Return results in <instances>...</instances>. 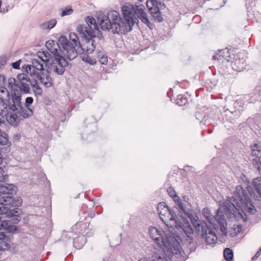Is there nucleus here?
Returning <instances> with one entry per match:
<instances>
[{
  "label": "nucleus",
  "mask_w": 261,
  "mask_h": 261,
  "mask_svg": "<svg viewBox=\"0 0 261 261\" xmlns=\"http://www.w3.org/2000/svg\"><path fill=\"white\" fill-rule=\"evenodd\" d=\"M251 186H247L244 189L241 186H238L233 192V196L229 197L224 203V213L229 218H234L238 214L244 222L248 218L246 213L253 215L256 210L253 205L251 198L255 199L257 196L253 191L254 189L261 197V177L253 179Z\"/></svg>",
  "instance_id": "nucleus-1"
},
{
  "label": "nucleus",
  "mask_w": 261,
  "mask_h": 261,
  "mask_svg": "<svg viewBox=\"0 0 261 261\" xmlns=\"http://www.w3.org/2000/svg\"><path fill=\"white\" fill-rule=\"evenodd\" d=\"M45 46L54 56V58H50L45 60V66L47 67V73L54 72L58 75H63L65 68L69 65L65 57L70 61L74 59L77 57L75 49L64 35H61L58 41L53 40L47 41Z\"/></svg>",
  "instance_id": "nucleus-2"
},
{
  "label": "nucleus",
  "mask_w": 261,
  "mask_h": 261,
  "mask_svg": "<svg viewBox=\"0 0 261 261\" xmlns=\"http://www.w3.org/2000/svg\"><path fill=\"white\" fill-rule=\"evenodd\" d=\"M120 17L116 11H111L107 15L103 14L98 16L97 21L101 29L103 31L111 30L113 34L124 35L123 29L119 23Z\"/></svg>",
  "instance_id": "nucleus-3"
},
{
  "label": "nucleus",
  "mask_w": 261,
  "mask_h": 261,
  "mask_svg": "<svg viewBox=\"0 0 261 261\" xmlns=\"http://www.w3.org/2000/svg\"><path fill=\"white\" fill-rule=\"evenodd\" d=\"M0 173V204H10L13 206L19 205L22 203V199L20 197L15 198L12 195L14 192V186L12 184H5L4 185L2 182L7 180L8 175Z\"/></svg>",
  "instance_id": "nucleus-4"
},
{
  "label": "nucleus",
  "mask_w": 261,
  "mask_h": 261,
  "mask_svg": "<svg viewBox=\"0 0 261 261\" xmlns=\"http://www.w3.org/2000/svg\"><path fill=\"white\" fill-rule=\"evenodd\" d=\"M76 31L79 33L82 42L80 46L75 49L77 53L84 52L90 54L92 53L96 48V40L94 39V34L90 31V28L88 27L87 30L85 28L82 27H76Z\"/></svg>",
  "instance_id": "nucleus-5"
},
{
  "label": "nucleus",
  "mask_w": 261,
  "mask_h": 261,
  "mask_svg": "<svg viewBox=\"0 0 261 261\" xmlns=\"http://www.w3.org/2000/svg\"><path fill=\"white\" fill-rule=\"evenodd\" d=\"M134 6L132 4H126L121 7L123 18L120 17L119 21L121 29H123L125 34L133 30V27L135 23H138L139 20L134 14Z\"/></svg>",
  "instance_id": "nucleus-6"
},
{
  "label": "nucleus",
  "mask_w": 261,
  "mask_h": 261,
  "mask_svg": "<svg viewBox=\"0 0 261 261\" xmlns=\"http://www.w3.org/2000/svg\"><path fill=\"white\" fill-rule=\"evenodd\" d=\"M203 213L209 223L212 224L214 229L218 230L219 227L223 235L225 237L227 235V223L223 213L220 209L216 212V215L213 218L210 216V210L207 208L203 210Z\"/></svg>",
  "instance_id": "nucleus-7"
},
{
  "label": "nucleus",
  "mask_w": 261,
  "mask_h": 261,
  "mask_svg": "<svg viewBox=\"0 0 261 261\" xmlns=\"http://www.w3.org/2000/svg\"><path fill=\"white\" fill-rule=\"evenodd\" d=\"M11 102H9L7 110V115L9 113L16 112L22 116L23 119L28 118L33 114V109L32 108H26L22 106L21 102V94L14 97L11 99Z\"/></svg>",
  "instance_id": "nucleus-8"
},
{
  "label": "nucleus",
  "mask_w": 261,
  "mask_h": 261,
  "mask_svg": "<svg viewBox=\"0 0 261 261\" xmlns=\"http://www.w3.org/2000/svg\"><path fill=\"white\" fill-rule=\"evenodd\" d=\"M177 238H179L177 233L167 231L165 232L163 239L157 240L161 242L160 246L164 247L168 252L173 254L174 251H178L180 247Z\"/></svg>",
  "instance_id": "nucleus-9"
},
{
  "label": "nucleus",
  "mask_w": 261,
  "mask_h": 261,
  "mask_svg": "<svg viewBox=\"0 0 261 261\" xmlns=\"http://www.w3.org/2000/svg\"><path fill=\"white\" fill-rule=\"evenodd\" d=\"M46 59H43L40 55L38 56L37 59H32L31 60V65H25L22 67V70L29 74L31 77L35 76L37 74L40 73V71L44 70V64L45 65ZM47 71V67H46Z\"/></svg>",
  "instance_id": "nucleus-10"
},
{
  "label": "nucleus",
  "mask_w": 261,
  "mask_h": 261,
  "mask_svg": "<svg viewBox=\"0 0 261 261\" xmlns=\"http://www.w3.org/2000/svg\"><path fill=\"white\" fill-rule=\"evenodd\" d=\"M21 93L18 90V89H12L11 91V95L8 89L5 87H0V111L4 114V109H8L9 102H11V99L15 95L17 96ZM12 103V102H11Z\"/></svg>",
  "instance_id": "nucleus-11"
},
{
  "label": "nucleus",
  "mask_w": 261,
  "mask_h": 261,
  "mask_svg": "<svg viewBox=\"0 0 261 261\" xmlns=\"http://www.w3.org/2000/svg\"><path fill=\"white\" fill-rule=\"evenodd\" d=\"M196 229L198 233H201L202 238H204L207 244H215L217 240V236L213 230L204 221L200 225H198Z\"/></svg>",
  "instance_id": "nucleus-12"
},
{
  "label": "nucleus",
  "mask_w": 261,
  "mask_h": 261,
  "mask_svg": "<svg viewBox=\"0 0 261 261\" xmlns=\"http://www.w3.org/2000/svg\"><path fill=\"white\" fill-rule=\"evenodd\" d=\"M17 79L18 80L17 89L18 91L24 94H30V88L29 86L30 81V77L29 75V74L24 72L22 73L18 74L17 75Z\"/></svg>",
  "instance_id": "nucleus-13"
},
{
  "label": "nucleus",
  "mask_w": 261,
  "mask_h": 261,
  "mask_svg": "<svg viewBox=\"0 0 261 261\" xmlns=\"http://www.w3.org/2000/svg\"><path fill=\"white\" fill-rule=\"evenodd\" d=\"M181 223L177 224L175 226H179L182 229L186 235L187 238L186 239V241L189 245H191L193 243L194 241L193 237V229L188 220L185 217L181 216Z\"/></svg>",
  "instance_id": "nucleus-14"
},
{
  "label": "nucleus",
  "mask_w": 261,
  "mask_h": 261,
  "mask_svg": "<svg viewBox=\"0 0 261 261\" xmlns=\"http://www.w3.org/2000/svg\"><path fill=\"white\" fill-rule=\"evenodd\" d=\"M144 6L143 5L134 6V14L141 19V21L146 24L147 26L151 30L153 28V24L147 18V14L144 10Z\"/></svg>",
  "instance_id": "nucleus-15"
},
{
  "label": "nucleus",
  "mask_w": 261,
  "mask_h": 261,
  "mask_svg": "<svg viewBox=\"0 0 261 261\" xmlns=\"http://www.w3.org/2000/svg\"><path fill=\"white\" fill-rule=\"evenodd\" d=\"M180 212L177 206H173L172 207H169L168 214L167 218L171 221H174L175 225L177 224L181 223V216H183L182 215H180Z\"/></svg>",
  "instance_id": "nucleus-16"
},
{
  "label": "nucleus",
  "mask_w": 261,
  "mask_h": 261,
  "mask_svg": "<svg viewBox=\"0 0 261 261\" xmlns=\"http://www.w3.org/2000/svg\"><path fill=\"white\" fill-rule=\"evenodd\" d=\"M149 233L151 238L158 245H160L161 242L157 240V239H163L165 232L161 229H158L156 227H152L149 229Z\"/></svg>",
  "instance_id": "nucleus-17"
},
{
  "label": "nucleus",
  "mask_w": 261,
  "mask_h": 261,
  "mask_svg": "<svg viewBox=\"0 0 261 261\" xmlns=\"http://www.w3.org/2000/svg\"><path fill=\"white\" fill-rule=\"evenodd\" d=\"M35 76L46 88L50 87L53 85L52 79L46 73L43 72L40 73Z\"/></svg>",
  "instance_id": "nucleus-18"
},
{
  "label": "nucleus",
  "mask_w": 261,
  "mask_h": 261,
  "mask_svg": "<svg viewBox=\"0 0 261 261\" xmlns=\"http://www.w3.org/2000/svg\"><path fill=\"white\" fill-rule=\"evenodd\" d=\"M30 85L34 89L33 92L36 96L42 95L43 90L39 85L38 79L36 77V76L30 77Z\"/></svg>",
  "instance_id": "nucleus-19"
},
{
  "label": "nucleus",
  "mask_w": 261,
  "mask_h": 261,
  "mask_svg": "<svg viewBox=\"0 0 261 261\" xmlns=\"http://www.w3.org/2000/svg\"><path fill=\"white\" fill-rule=\"evenodd\" d=\"M182 213L185 215V216L190 219V221L195 229L198 228V225H200L202 222H204V221L197 220L195 218V216L192 214V212L188 211L186 209L185 211L182 212Z\"/></svg>",
  "instance_id": "nucleus-20"
},
{
  "label": "nucleus",
  "mask_w": 261,
  "mask_h": 261,
  "mask_svg": "<svg viewBox=\"0 0 261 261\" xmlns=\"http://www.w3.org/2000/svg\"><path fill=\"white\" fill-rule=\"evenodd\" d=\"M86 24H79L77 27H80V26L83 28H85L87 30L88 29V27L92 28V26L93 25V29H98V24L96 22L95 19L90 16H87L86 17Z\"/></svg>",
  "instance_id": "nucleus-21"
},
{
  "label": "nucleus",
  "mask_w": 261,
  "mask_h": 261,
  "mask_svg": "<svg viewBox=\"0 0 261 261\" xmlns=\"http://www.w3.org/2000/svg\"><path fill=\"white\" fill-rule=\"evenodd\" d=\"M5 116L6 117L8 122L12 125L17 126L19 122L18 113L16 112V113H9L7 115Z\"/></svg>",
  "instance_id": "nucleus-22"
},
{
  "label": "nucleus",
  "mask_w": 261,
  "mask_h": 261,
  "mask_svg": "<svg viewBox=\"0 0 261 261\" xmlns=\"http://www.w3.org/2000/svg\"><path fill=\"white\" fill-rule=\"evenodd\" d=\"M230 57L229 55V52L228 49L226 48L225 49L220 50L219 51V54H216V55H214L213 57V59L214 60H221L222 59L221 57L224 58V59L228 60L227 59Z\"/></svg>",
  "instance_id": "nucleus-23"
},
{
  "label": "nucleus",
  "mask_w": 261,
  "mask_h": 261,
  "mask_svg": "<svg viewBox=\"0 0 261 261\" xmlns=\"http://www.w3.org/2000/svg\"><path fill=\"white\" fill-rule=\"evenodd\" d=\"M69 38L71 41H70V43L75 49H76L75 47L78 48V46H80L81 43L79 40V37L75 33H70L69 35Z\"/></svg>",
  "instance_id": "nucleus-24"
},
{
  "label": "nucleus",
  "mask_w": 261,
  "mask_h": 261,
  "mask_svg": "<svg viewBox=\"0 0 261 261\" xmlns=\"http://www.w3.org/2000/svg\"><path fill=\"white\" fill-rule=\"evenodd\" d=\"M82 60L86 63H89L90 65H94L96 63V60L95 59H91L87 54H85L84 52H80L78 53Z\"/></svg>",
  "instance_id": "nucleus-25"
},
{
  "label": "nucleus",
  "mask_w": 261,
  "mask_h": 261,
  "mask_svg": "<svg viewBox=\"0 0 261 261\" xmlns=\"http://www.w3.org/2000/svg\"><path fill=\"white\" fill-rule=\"evenodd\" d=\"M57 24V20L56 19H52L49 21L45 22L40 24V28L42 29H48L50 30L54 27Z\"/></svg>",
  "instance_id": "nucleus-26"
},
{
  "label": "nucleus",
  "mask_w": 261,
  "mask_h": 261,
  "mask_svg": "<svg viewBox=\"0 0 261 261\" xmlns=\"http://www.w3.org/2000/svg\"><path fill=\"white\" fill-rule=\"evenodd\" d=\"M223 255L226 260L231 261L233 259V253L231 249L228 248H226L224 250Z\"/></svg>",
  "instance_id": "nucleus-27"
},
{
  "label": "nucleus",
  "mask_w": 261,
  "mask_h": 261,
  "mask_svg": "<svg viewBox=\"0 0 261 261\" xmlns=\"http://www.w3.org/2000/svg\"><path fill=\"white\" fill-rule=\"evenodd\" d=\"M169 207V206H168L158 212L161 220L165 223H166V221L167 220V218L168 214Z\"/></svg>",
  "instance_id": "nucleus-28"
},
{
  "label": "nucleus",
  "mask_w": 261,
  "mask_h": 261,
  "mask_svg": "<svg viewBox=\"0 0 261 261\" xmlns=\"http://www.w3.org/2000/svg\"><path fill=\"white\" fill-rule=\"evenodd\" d=\"M10 144L7 138V134L4 132H3V134L2 133L0 135V144L2 145H8L7 147L10 148L9 146Z\"/></svg>",
  "instance_id": "nucleus-29"
},
{
  "label": "nucleus",
  "mask_w": 261,
  "mask_h": 261,
  "mask_svg": "<svg viewBox=\"0 0 261 261\" xmlns=\"http://www.w3.org/2000/svg\"><path fill=\"white\" fill-rule=\"evenodd\" d=\"M90 31L92 32L95 35L94 39L96 40V38H97L99 41H104L105 38L101 32L99 30L98 27V29H94L95 31H94L92 28H90Z\"/></svg>",
  "instance_id": "nucleus-30"
},
{
  "label": "nucleus",
  "mask_w": 261,
  "mask_h": 261,
  "mask_svg": "<svg viewBox=\"0 0 261 261\" xmlns=\"http://www.w3.org/2000/svg\"><path fill=\"white\" fill-rule=\"evenodd\" d=\"M61 12L60 14L62 17L71 14L73 12V9L71 7H66L59 10Z\"/></svg>",
  "instance_id": "nucleus-31"
},
{
  "label": "nucleus",
  "mask_w": 261,
  "mask_h": 261,
  "mask_svg": "<svg viewBox=\"0 0 261 261\" xmlns=\"http://www.w3.org/2000/svg\"><path fill=\"white\" fill-rule=\"evenodd\" d=\"M187 99L186 97H185L184 95L182 94H179L177 96L176 99V103L178 105L180 106L185 105L187 103Z\"/></svg>",
  "instance_id": "nucleus-32"
},
{
  "label": "nucleus",
  "mask_w": 261,
  "mask_h": 261,
  "mask_svg": "<svg viewBox=\"0 0 261 261\" xmlns=\"http://www.w3.org/2000/svg\"><path fill=\"white\" fill-rule=\"evenodd\" d=\"M252 164L259 171L261 170V157H255L252 160Z\"/></svg>",
  "instance_id": "nucleus-33"
},
{
  "label": "nucleus",
  "mask_w": 261,
  "mask_h": 261,
  "mask_svg": "<svg viewBox=\"0 0 261 261\" xmlns=\"http://www.w3.org/2000/svg\"><path fill=\"white\" fill-rule=\"evenodd\" d=\"M17 83H18V80H16L15 78L10 77L8 80V85L10 87L11 91H12V89H16L14 87H17Z\"/></svg>",
  "instance_id": "nucleus-34"
},
{
  "label": "nucleus",
  "mask_w": 261,
  "mask_h": 261,
  "mask_svg": "<svg viewBox=\"0 0 261 261\" xmlns=\"http://www.w3.org/2000/svg\"><path fill=\"white\" fill-rule=\"evenodd\" d=\"M10 224H11L10 220H3L1 223L0 230L3 229L6 230L7 228L9 227V225H10Z\"/></svg>",
  "instance_id": "nucleus-35"
},
{
  "label": "nucleus",
  "mask_w": 261,
  "mask_h": 261,
  "mask_svg": "<svg viewBox=\"0 0 261 261\" xmlns=\"http://www.w3.org/2000/svg\"><path fill=\"white\" fill-rule=\"evenodd\" d=\"M251 152L253 157H261V149L252 148L251 149Z\"/></svg>",
  "instance_id": "nucleus-36"
},
{
  "label": "nucleus",
  "mask_w": 261,
  "mask_h": 261,
  "mask_svg": "<svg viewBox=\"0 0 261 261\" xmlns=\"http://www.w3.org/2000/svg\"><path fill=\"white\" fill-rule=\"evenodd\" d=\"M9 247L10 244L4 241V240L0 241V251L7 250Z\"/></svg>",
  "instance_id": "nucleus-37"
},
{
  "label": "nucleus",
  "mask_w": 261,
  "mask_h": 261,
  "mask_svg": "<svg viewBox=\"0 0 261 261\" xmlns=\"http://www.w3.org/2000/svg\"><path fill=\"white\" fill-rule=\"evenodd\" d=\"M34 99L32 97H28L25 98L24 107L26 108H31V106L33 103Z\"/></svg>",
  "instance_id": "nucleus-38"
},
{
  "label": "nucleus",
  "mask_w": 261,
  "mask_h": 261,
  "mask_svg": "<svg viewBox=\"0 0 261 261\" xmlns=\"http://www.w3.org/2000/svg\"><path fill=\"white\" fill-rule=\"evenodd\" d=\"M9 218H11V220H10V222L11 224H16L19 223V222L21 220V217L20 216H12V217H8Z\"/></svg>",
  "instance_id": "nucleus-39"
},
{
  "label": "nucleus",
  "mask_w": 261,
  "mask_h": 261,
  "mask_svg": "<svg viewBox=\"0 0 261 261\" xmlns=\"http://www.w3.org/2000/svg\"><path fill=\"white\" fill-rule=\"evenodd\" d=\"M164 258L160 256H152V259L151 261H164ZM138 261H148L146 258H141Z\"/></svg>",
  "instance_id": "nucleus-40"
},
{
  "label": "nucleus",
  "mask_w": 261,
  "mask_h": 261,
  "mask_svg": "<svg viewBox=\"0 0 261 261\" xmlns=\"http://www.w3.org/2000/svg\"><path fill=\"white\" fill-rule=\"evenodd\" d=\"M164 258L160 256H152V259L151 261H164ZM138 261H148L146 258H141Z\"/></svg>",
  "instance_id": "nucleus-41"
},
{
  "label": "nucleus",
  "mask_w": 261,
  "mask_h": 261,
  "mask_svg": "<svg viewBox=\"0 0 261 261\" xmlns=\"http://www.w3.org/2000/svg\"><path fill=\"white\" fill-rule=\"evenodd\" d=\"M7 250H9L10 252L14 253L18 251V246L15 244H12L11 245L10 244V247Z\"/></svg>",
  "instance_id": "nucleus-42"
},
{
  "label": "nucleus",
  "mask_w": 261,
  "mask_h": 261,
  "mask_svg": "<svg viewBox=\"0 0 261 261\" xmlns=\"http://www.w3.org/2000/svg\"><path fill=\"white\" fill-rule=\"evenodd\" d=\"M167 191L168 194L171 198L174 196V195H176V192L175 191L174 189L171 187H168L167 188Z\"/></svg>",
  "instance_id": "nucleus-43"
},
{
  "label": "nucleus",
  "mask_w": 261,
  "mask_h": 261,
  "mask_svg": "<svg viewBox=\"0 0 261 261\" xmlns=\"http://www.w3.org/2000/svg\"><path fill=\"white\" fill-rule=\"evenodd\" d=\"M4 149L5 150V152H8L10 150V149L9 147L1 148V149H0V165H1L3 162V155L1 153V152H3Z\"/></svg>",
  "instance_id": "nucleus-44"
},
{
  "label": "nucleus",
  "mask_w": 261,
  "mask_h": 261,
  "mask_svg": "<svg viewBox=\"0 0 261 261\" xmlns=\"http://www.w3.org/2000/svg\"><path fill=\"white\" fill-rule=\"evenodd\" d=\"M17 226L10 224L9 225V227L7 228L6 231L8 232H14L17 230Z\"/></svg>",
  "instance_id": "nucleus-45"
},
{
  "label": "nucleus",
  "mask_w": 261,
  "mask_h": 261,
  "mask_svg": "<svg viewBox=\"0 0 261 261\" xmlns=\"http://www.w3.org/2000/svg\"><path fill=\"white\" fill-rule=\"evenodd\" d=\"M168 206L166 204L165 202H160L158 204V207H157L158 212L161 211L163 208H165L168 207Z\"/></svg>",
  "instance_id": "nucleus-46"
},
{
  "label": "nucleus",
  "mask_w": 261,
  "mask_h": 261,
  "mask_svg": "<svg viewBox=\"0 0 261 261\" xmlns=\"http://www.w3.org/2000/svg\"><path fill=\"white\" fill-rule=\"evenodd\" d=\"M178 208L179 209V211L180 212V213L186 210V208L185 207V205L183 203H182L181 201L178 202V203L176 204Z\"/></svg>",
  "instance_id": "nucleus-47"
},
{
  "label": "nucleus",
  "mask_w": 261,
  "mask_h": 261,
  "mask_svg": "<svg viewBox=\"0 0 261 261\" xmlns=\"http://www.w3.org/2000/svg\"><path fill=\"white\" fill-rule=\"evenodd\" d=\"M195 116L197 120H199L200 122H202L203 119L205 117V115L203 113L196 112Z\"/></svg>",
  "instance_id": "nucleus-48"
},
{
  "label": "nucleus",
  "mask_w": 261,
  "mask_h": 261,
  "mask_svg": "<svg viewBox=\"0 0 261 261\" xmlns=\"http://www.w3.org/2000/svg\"><path fill=\"white\" fill-rule=\"evenodd\" d=\"M6 61L7 59L4 56L0 57V69L5 66V65L6 64Z\"/></svg>",
  "instance_id": "nucleus-49"
},
{
  "label": "nucleus",
  "mask_w": 261,
  "mask_h": 261,
  "mask_svg": "<svg viewBox=\"0 0 261 261\" xmlns=\"http://www.w3.org/2000/svg\"><path fill=\"white\" fill-rule=\"evenodd\" d=\"M2 4V0H0V13H2V14H5L7 12H8L9 11V9H8L9 6L6 7V8H1Z\"/></svg>",
  "instance_id": "nucleus-50"
},
{
  "label": "nucleus",
  "mask_w": 261,
  "mask_h": 261,
  "mask_svg": "<svg viewBox=\"0 0 261 261\" xmlns=\"http://www.w3.org/2000/svg\"><path fill=\"white\" fill-rule=\"evenodd\" d=\"M99 61L101 64H106L108 62L107 57L105 56H102L99 59Z\"/></svg>",
  "instance_id": "nucleus-51"
},
{
  "label": "nucleus",
  "mask_w": 261,
  "mask_h": 261,
  "mask_svg": "<svg viewBox=\"0 0 261 261\" xmlns=\"http://www.w3.org/2000/svg\"><path fill=\"white\" fill-rule=\"evenodd\" d=\"M20 60L17 61L12 63V66L14 69H18L20 68Z\"/></svg>",
  "instance_id": "nucleus-52"
},
{
  "label": "nucleus",
  "mask_w": 261,
  "mask_h": 261,
  "mask_svg": "<svg viewBox=\"0 0 261 261\" xmlns=\"http://www.w3.org/2000/svg\"><path fill=\"white\" fill-rule=\"evenodd\" d=\"M261 254V248H260L257 252L256 253L255 255L252 257V260H254L256 259Z\"/></svg>",
  "instance_id": "nucleus-53"
},
{
  "label": "nucleus",
  "mask_w": 261,
  "mask_h": 261,
  "mask_svg": "<svg viewBox=\"0 0 261 261\" xmlns=\"http://www.w3.org/2000/svg\"><path fill=\"white\" fill-rule=\"evenodd\" d=\"M172 198L176 204L178 203V202L181 201L179 197L177 194L176 195H174V196L172 197Z\"/></svg>",
  "instance_id": "nucleus-54"
},
{
  "label": "nucleus",
  "mask_w": 261,
  "mask_h": 261,
  "mask_svg": "<svg viewBox=\"0 0 261 261\" xmlns=\"http://www.w3.org/2000/svg\"><path fill=\"white\" fill-rule=\"evenodd\" d=\"M21 137L20 134L17 133L13 136V140L15 141H19Z\"/></svg>",
  "instance_id": "nucleus-55"
},
{
  "label": "nucleus",
  "mask_w": 261,
  "mask_h": 261,
  "mask_svg": "<svg viewBox=\"0 0 261 261\" xmlns=\"http://www.w3.org/2000/svg\"><path fill=\"white\" fill-rule=\"evenodd\" d=\"M250 148L251 149H252V148L261 149V146L256 143H254L250 145Z\"/></svg>",
  "instance_id": "nucleus-56"
},
{
  "label": "nucleus",
  "mask_w": 261,
  "mask_h": 261,
  "mask_svg": "<svg viewBox=\"0 0 261 261\" xmlns=\"http://www.w3.org/2000/svg\"><path fill=\"white\" fill-rule=\"evenodd\" d=\"M6 238L5 232L0 231V241L4 240Z\"/></svg>",
  "instance_id": "nucleus-57"
},
{
  "label": "nucleus",
  "mask_w": 261,
  "mask_h": 261,
  "mask_svg": "<svg viewBox=\"0 0 261 261\" xmlns=\"http://www.w3.org/2000/svg\"><path fill=\"white\" fill-rule=\"evenodd\" d=\"M39 54H43V55H44V57H45V59H50V58H48V57L49 56H50V54H49L48 52H47V51H46V52H44V51H43V52H41V53H39Z\"/></svg>",
  "instance_id": "nucleus-58"
},
{
  "label": "nucleus",
  "mask_w": 261,
  "mask_h": 261,
  "mask_svg": "<svg viewBox=\"0 0 261 261\" xmlns=\"http://www.w3.org/2000/svg\"><path fill=\"white\" fill-rule=\"evenodd\" d=\"M4 114L2 113V112L0 111V116H2L3 117H4V116H6L7 115V109H4Z\"/></svg>",
  "instance_id": "nucleus-59"
},
{
  "label": "nucleus",
  "mask_w": 261,
  "mask_h": 261,
  "mask_svg": "<svg viewBox=\"0 0 261 261\" xmlns=\"http://www.w3.org/2000/svg\"><path fill=\"white\" fill-rule=\"evenodd\" d=\"M102 56H104L103 54H102V53L101 51H98L97 52V58H99V59H100V58L101 57H102Z\"/></svg>",
  "instance_id": "nucleus-60"
},
{
  "label": "nucleus",
  "mask_w": 261,
  "mask_h": 261,
  "mask_svg": "<svg viewBox=\"0 0 261 261\" xmlns=\"http://www.w3.org/2000/svg\"><path fill=\"white\" fill-rule=\"evenodd\" d=\"M2 80L3 81H4L5 80V77L4 75H0V81Z\"/></svg>",
  "instance_id": "nucleus-61"
},
{
  "label": "nucleus",
  "mask_w": 261,
  "mask_h": 261,
  "mask_svg": "<svg viewBox=\"0 0 261 261\" xmlns=\"http://www.w3.org/2000/svg\"><path fill=\"white\" fill-rule=\"evenodd\" d=\"M89 216V217H90L91 218H93L95 216V214L94 213H91Z\"/></svg>",
  "instance_id": "nucleus-62"
},
{
  "label": "nucleus",
  "mask_w": 261,
  "mask_h": 261,
  "mask_svg": "<svg viewBox=\"0 0 261 261\" xmlns=\"http://www.w3.org/2000/svg\"><path fill=\"white\" fill-rule=\"evenodd\" d=\"M240 62V60H236L235 61V64H238Z\"/></svg>",
  "instance_id": "nucleus-63"
},
{
  "label": "nucleus",
  "mask_w": 261,
  "mask_h": 261,
  "mask_svg": "<svg viewBox=\"0 0 261 261\" xmlns=\"http://www.w3.org/2000/svg\"><path fill=\"white\" fill-rule=\"evenodd\" d=\"M80 238H79L78 239H80ZM81 240H84V241L86 239L84 237H82L81 238Z\"/></svg>",
  "instance_id": "nucleus-64"
}]
</instances>
